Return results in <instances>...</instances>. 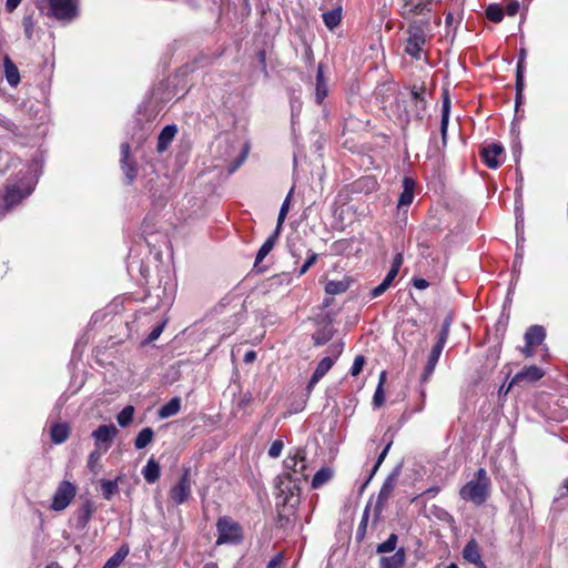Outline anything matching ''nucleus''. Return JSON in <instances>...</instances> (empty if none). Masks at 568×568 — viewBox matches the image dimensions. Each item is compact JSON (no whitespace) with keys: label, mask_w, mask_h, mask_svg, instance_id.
I'll return each instance as SVG.
<instances>
[{"label":"nucleus","mask_w":568,"mask_h":568,"mask_svg":"<svg viewBox=\"0 0 568 568\" xmlns=\"http://www.w3.org/2000/svg\"><path fill=\"white\" fill-rule=\"evenodd\" d=\"M491 495V480L485 468H479L474 478L459 490V496L477 506L483 505Z\"/></svg>","instance_id":"obj_1"},{"label":"nucleus","mask_w":568,"mask_h":568,"mask_svg":"<svg viewBox=\"0 0 568 568\" xmlns=\"http://www.w3.org/2000/svg\"><path fill=\"white\" fill-rule=\"evenodd\" d=\"M349 287L347 280L334 281L331 280L325 285V292L329 295H338L346 292Z\"/></svg>","instance_id":"obj_32"},{"label":"nucleus","mask_w":568,"mask_h":568,"mask_svg":"<svg viewBox=\"0 0 568 568\" xmlns=\"http://www.w3.org/2000/svg\"><path fill=\"white\" fill-rule=\"evenodd\" d=\"M369 518V506L367 505L364 509L361 523L356 530V538L358 541L363 540L366 534L367 525Z\"/></svg>","instance_id":"obj_43"},{"label":"nucleus","mask_w":568,"mask_h":568,"mask_svg":"<svg viewBox=\"0 0 568 568\" xmlns=\"http://www.w3.org/2000/svg\"><path fill=\"white\" fill-rule=\"evenodd\" d=\"M22 0H7L6 1V10L8 12H12L14 11L19 4L21 3Z\"/></svg>","instance_id":"obj_60"},{"label":"nucleus","mask_w":568,"mask_h":568,"mask_svg":"<svg viewBox=\"0 0 568 568\" xmlns=\"http://www.w3.org/2000/svg\"><path fill=\"white\" fill-rule=\"evenodd\" d=\"M101 491L103 497L106 500H110L119 491L118 480L102 479Z\"/></svg>","instance_id":"obj_39"},{"label":"nucleus","mask_w":568,"mask_h":568,"mask_svg":"<svg viewBox=\"0 0 568 568\" xmlns=\"http://www.w3.org/2000/svg\"><path fill=\"white\" fill-rule=\"evenodd\" d=\"M180 408L181 399L179 397H173L159 409V417L169 418L174 416L179 413Z\"/></svg>","instance_id":"obj_28"},{"label":"nucleus","mask_w":568,"mask_h":568,"mask_svg":"<svg viewBox=\"0 0 568 568\" xmlns=\"http://www.w3.org/2000/svg\"><path fill=\"white\" fill-rule=\"evenodd\" d=\"M544 374H545V372L536 365L524 367L520 372L516 373V375L513 377L507 390H509L513 385L518 384L524 381H527L530 383L537 382L544 376Z\"/></svg>","instance_id":"obj_15"},{"label":"nucleus","mask_w":568,"mask_h":568,"mask_svg":"<svg viewBox=\"0 0 568 568\" xmlns=\"http://www.w3.org/2000/svg\"><path fill=\"white\" fill-rule=\"evenodd\" d=\"M413 285L414 287H416L417 290H425L429 286V283L427 280L425 278H422V277H417V278H414L413 280Z\"/></svg>","instance_id":"obj_59"},{"label":"nucleus","mask_w":568,"mask_h":568,"mask_svg":"<svg viewBox=\"0 0 568 568\" xmlns=\"http://www.w3.org/2000/svg\"><path fill=\"white\" fill-rule=\"evenodd\" d=\"M386 382V372L383 371L379 374L378 385L375 389L374 396H373V404L376 407H381L385 402V394H384V384Z\"/></svg>","instance_id":"obj_36"},{"label":"nucleus","mask_w":568,"mask_h":568,"mask_svg":"<svg viewBox=\"0 0 568 568\" xmlns=\"http://www.w3.org/2000/svg\"><path fill=\"white\" fill-rule=\"evenodd\" d=\"M450 325H452V317L447 316L444 320L442 328H440V332H439V334L437 336V341H436L437 343L446 345V342H447L448 336H449Z\"/></svg>","instance_id":"obj_44"},{"label":"nucleus","mask_w":568,"mask_h":568,"mask_svg":"<svg viewBox=\"0 0 568 568\" xmlns=\"http://www.w3.org/2000/svg\"><path fill=\"white\" fill-rule=\"evenodd\" d=\"M153 436H154V433H153L152 428H150V427L143 428L142 430H140V433L135 437L134 447L136 449L145 448L153 440Z\"/></svg>","instance_id":"obj_33"},{"label":"nucleus","mask_w":568,"mask_h":568,"mask_svg":"<svg viewBox=\"0 0 568 568\" xmlns=\"http://www.w3.org/2000/svg\"><path fill=\"white\" fill-rule=\"evenodd\" d=\"M344 348L343 343H334L329 345L327 352L328 355L325 356L317 364L311 379H310V386H313L314 384L318 383L326 373L332 368L336 359L339 357Z\"/></svg>","instance_id":"obj_6"},{"label":"nucleus","mask_w":568,"mask_h":568,"mask_svg":"<svg viewBox=\"0 0 568 568\" xmlns=\"http://www.w3.org/2000/svg\"><path fill=\"white\" fill-rule=\"evenodd\" d=\"M292 191L293 190L290 191L288 195L282 203L280 212H278L277 223H276V227H275V230H278V232H282V225H283V223L286 219V215L288 213V210H290V197H291Z\"/></svg>","instance_id":"obj_42"},{"label":"nucleus","mask_w":568,"mask_h":568,"mask_svg":"<svg viewBox=\"0 0 568 568\" xmlns=\"http://www.w3.org/2000/svg\"><path fill=\"white\" fill-rule=\"evenodd\" d=\"M284 448V444L282 440L277 439L274 440L268 449V456L271 458H277L282 454V450Z\"/></svg>","instance_id":"obj_49"},{"label":"nucleus","mask_w":568,"mask_h":568,"mask_svg":"<svg viewBox=\"0 0 568 568\" xmlns=\"http://www.w3.org/2000/svg\"><path fill=\"white\" fill-rule=\"evenodd\" d=\"M392 444H393V438H392V437H389V439L387 440V443H386V445H385L384 449H383V450L381 452V454L378 455L377 460H376V463H375L374 467L372 468V471H371V474H369V476H368L367 480L363 484L362 489H364V488L368 485V483L371 481V479L374 477V475L376 474V471L378 470V468H379V467H381V465L383 464L384 459L386 458V456H387V454H388V452H389V449H390Z\"/></svg>","instance_id":"obj_34"},{"label":"nucleus","mask_w":568,"mask_h":568,"mask_svg":"<svg viewBox=\"0 0 568 568\" xmlns=\"http://www.w3.org/2000/svg\"><path fill=\"white\" fill-rule=\"evenodd\" d=\"M463 558L474 564L477 568H486L485 562L481 560L479 545L476 539H470L463 549Z\"/></svg>","instance_id":"obj_16"},{"label":"nucleus","mask_w":568,"mask_h":568,"mask_svg":"<svg viewBox=\"0 0 568 568\" xmlns=\"http://www.w3.org/2000/svg\"><path fill=\"white\" fill-rule=\"evenodd\" d=\"M328 94L327 80L324 77L323 64H318L315 81V102L321 105Z\"/></svg>","instance_id":"obj_17"},{"label":"nucleus","mask_w":568,"mask_h":568,"mask_svg":"<svg viewBox=\"0 0 568 568\" xmlns=\"http://www.w3.org/2000/svg\"><path fill=\"white\" fill-rule=\"evenodd\" d=\"M410 94H412L414 100H416L417 102L423 103V105L425 104V101H424V98H423V92L416 85H414L412 88Z\"/></svg>","instance_id":"obj_58"},{"label":"nucleus","mask_w":568,"mask_h":568,"mask_svg":"<svg viewBox=\"0 0 568 568\" xmlns=\"http://www.w3.org/2000/svg\"><path fill=\"white\" fill-rule=\"evenodd\" d=\"M77 494V487L69 480H62L52 498L51 508L55 511L65 509Z\"/></svg>","instance_id":"obj_7"},{"label":"nucleus","mask_w":568,"mask_h":568,"mask_svg":"<svg viewBox=\"0 0 568 568\" xmlns=\"http://www.w3.org/2000/svg\"><path fill=\"white\" fill-rule=\"evenodd\" d=\"M116 434L118 429L114 425H100L92 433V437L95 440L97 448L101 449V446L105 445L104 452H106Z\"/></svg>","instance_id":"obj_13"},{"label":"nucleus","mask_w":568,"mask_h":568,"mask_svg":"<svg viewBox=\"0 0 568 568\" xmlns=\"http://www.w3.org/2000/svg\"><path fill=\"white\" fill-rule=\"evenodd\" d=\"M402 263H403V255L400 253H397L393 260L392 266L388 272H393V274L397 276Z\"/></svg>","instance_id":"obj_53"},{"label":"nucleus","mask_w":568,"mask_h":568,"mask_svg":"<svg viewBox=\"0 0 568 568\" xmlns=\"http://www.w3.org/2000/svg\"><path fill=\"white\" fill-rule=\"evenodd\" d=\"M93 514V506L91 501H85L77 511V524L79 527L84 528L90 521Z\"/></svg>","instance_id":"obj_30"},{"label":"nucleus","mask_w":568,"mask_h":568,"mask_svg":"<svg viewBox=\"0 0 568 568\" xmlns=\"http://www.w3.org/2000/svg\"><path fill=\"white\" fill-rule=\"evenodd\" d=\"M247 152H248V149H247V146H245V149H244V150H243V152H242L241 159L237 161V163L235 164V166L232 169V172H233L234 170H236V169H237V168L243 163V161L245 160V158H246V155H247Z\"/></svg>","instance_id":"obj_62"},{"label":"nucleus","mask_w":568,"mask_h":568,"mask_svg":"<svg viewBox=\"0 0 568 568\" xmlns=\"http://www.w3.org/2000/svg\"><path fill=\"white\" fill-rule=\"evenodd\" d=\"M322 18H323L325 26L329 30H333L341 23V19H342L341 9H334L331 11H326L322 14Z\"/></svg>","instance_id":"obj_35"},{"label":"nucleus","mask_w":568,"mask_h":568,"mask_svg":"<svg viewBox=\"0 0 568 568\" xmlns=\"http://www.w3.org/2000/svg\"><path fill=\"white\" fill-rule=\"evenodd\" d=\"M546 337V331L540 325L530 326L525 333V342L527 343V348H531L540 345Z\"/></svg>","instance_id":"obj_21"},{"label":"nucleus","mask_w":568,"mask_h":568,"mask_svg":"<svg viewBox=\"0 0 568 568\" xmlns=\"http://www.w3.org/2000/svg\"><path fill=\"white\" fill-rule=\"evenodd\" d=\"M519 9H520V3L519 1L517 0H513L510 1L507 6H506V9L504 10L506 14H508L509 17H514L516 16L518 12H519Z\"/></svg>","instance_id":"obj_51"},{"label":"nucleus","mask_w":568,"mask_h":568,"mask_svg":"<svg viewBox=\"0 0 568 568\" xmlns=\"http://www.w3.org/2000/svg\"><path fill=\"white\" fill-rule=\"evenodd\" d=\"M444 347H445V345L439 344L437 342L433 346L430 354L428 356V361H427L425 371H424V379L428 378L435 371V367L439 361V357L443 353Z\"/></svg>","instance_id":"obj_23"},{"label":"nucleus","mask_w":568,"mask_h":568,"mask_svg":"<svg viewBox=\"0 0 568 568\" xmlns=\"http://www.w3.org/2000/svg\"><path fill=\"white\" fill-rule=\"evenodd\" d=\"M192 484L191 469L185 468L179 481L170 490V498L175 505L187 501L191 496Z\"/></svg>","instance_id":"obj_8"},{"label":"nucleus","mask_w":568,"mask_h":568,"mask_svg":"<svg viewBox=\"0 0 568 568\" xmlns=\"http://www.w3.org/2000/svg\"><path fill=\"white\" fill-rule=\"evenodd\" d=\"M134 415V407L131 405L125 406L116 416V422L121 427H126L132 423Z\"/></svg>","instance_id":"obj_41"},{"label":"nucleus","mask_w":568,"mask_h":568,"mask_svg":"<svg viewBox=\"0 0 568 568\" xmlns=\"http://www.w3.org/2000/svg\"><path fill=\"white\" fill-rule=\"evenodd\" d=\"M317 258V253L308 251V256L306 261L303 263V265L298 268L297 276L304 275L310 270V267L316 263Z\"/></svg>","instance_id":"obj_47"},{"label":"nucleus","mask_w":568,"mask_h":568,"mask_svg":"<svg viewBox=\"0 0 568 568\" xmlns=\"http://www.w3.org/2000/svg\"><path fill=\"white\" fill-rule=\"evenodd\" d=\"M449 114H450V99L448 93L445 92L443 97V106H442V119H440V135L443 145L445 146L447 143V130L449 123Z\"/></svg>","instance_id":"obj_22"},{"label":"nucleus","mask_w":568,"mask_h":568,"mask_svg":"<svg viewBox=\"0 0 568 568\" xmlns=\"http://www.w3.org/2000/svg\"><path fill=\"white\" fill-rule=\"evenodd\" d=\"M122 555L120 554H114L113 556H111L108 561L104 564V567L106 568H118L123 559L121 558Z\"/></svg>","instance_id":"obj_52"},{"label":"nucleus","mask_w":568,"mask_h":568,"mask_svg":"<svg viewBox=\"0 0 568 568\" xmlns=\"http://www.w3.org/2000/svg\"><path fill=\"white\" fill-rule=\"evenodd\" d=\"M178 133V128L175 124L165 125L158 136V152H164L171 142L173 141L175 134Z\"/></svg>","instance_id":"obj_20"},{"label":"nucleus","mask_w":568,"mask_h":568,"mask_svg":"<svg viewBox=\"0 0 568 568\" xmlns=\"http://www.w3.org/2000/svg\"><path fill=\"white\" fill-rule=\"evenodd\" d=\"M216 545H237L243 540L242 526L229 516L220 517L216 521Z\"/></svg>","instance_id":"obj_2"},{"label":"nucleus","mask_w":568,"mask_h":568,"mask_svg":"<svg viewBox=\"0 0 568 568\" xmlns=\"http://www.w3.org/2000/svg\"><path fill=\"white\" fill-rule=\"evenodd\" d=\"M121 163L128 181L131 183L138 173L134 162L130 161V145L129 143L121 144Z\"/></svg>","instance_id":"obj_18"},{"label":"nucleus","mask_w":568,"mask_h":568,"mask_svg":"<svg viewBox=\"0 0 568 568\" xmlns=\"http://www.w3.org/2000/svg\"><path fill=\"white\" fill-rule=\"evenodd\" d=\"M365 365V357L363 355H357L355 358H354V362H353V365L351 367V375L352 376H357L363 367Z\"/></svg>","instance_id":"obj_48"},{"label":"nucleus","mask_w":568,"mask_h":568,"mask_svg":"<svg viewBox=\"0 0 568 568\" xmlns=\"http://www.w3.org/2000/svg\"><path fill=\"white\" fill-rule=\"evenodd\" d=\"M428 20L423 22H414L407 29L408 38L405 47V52L415 59H420V53L426 44V28Z\"/></svg>","instance_id":"obj_3"},{"label":"nucleus","mask_w":568,"mask_h":568,"mask_svg":"<svg viewBox=\"0 0 568 568\" xmlns=\"http://www.w3.org/2000/svg\"><path fill=\"white\" fill-rule=\"evenodd\" d=\"M164 325H165V322H163L162 324H159L155 327H153V329L149 334L148 339L150 342H153V341L158 339L160 337L163 328H164Z\"/></svg>","instance_id":"obj_55"},{"label":"nucleus","mask_w":568,"mask_h":568,"mask_svg":"<svg viewBox=\"0 0 568 568\" xmlns=\"http://www.w3.org/2000/svg\"><path fill=\"white\" fill-rule=\"evenodd\" d=\"M406 561V551L399 548L392 556L379 559V568H403Z\"/></svg>","instance_id":"obj_19"},{"label":"nucleus","mask_w":568,"mask_h":568,"mask_svg":"<svg viewBox=\"0 0 568 568\" xmlns=\"http://www.w3.org/2000/svg\"><path fill=\"white\" fill-rule=\"evenodd\" d=\"M281 232L278 230H275L272 235H270L266 241L263 243V245L257 251L256 257H255V266H257L258 263H261L267 254L273 250Z\"/></svg>","instance_id":"obj_26"},{"label":"nucleus","mask_w":568,"mask_h":568,"mask_svg":"<svg viewBox=\"0 0 568 568\" xmlns=\"http://www.w3.org/2000/svg\"><path fill=\"white\" fill-rule=\"evenodd\" d=\"M102 453L99 448H95L93 452L90 453L88 458V468L93 473L98 474L99 471V462L101 459Z\"/></svg>","instance_id":"obj_45"},{"label":"nucleus","mask_w":568,"mask_h":568,"mask_svg":"<svg viewBox=\"0 0 568 568\" xmlns=\"http://www.w3.org/2000/svg\"><path fill=\"white\" fill-rule=\"evenodd\" d=\"M505 16V11L501 6L491 3L486 9V17L489 21L499 23Z\"/></svg>","instance_id":"obj_38"},{"label":"nucleus","mask_w":568,"mask_h":568,"mask_svg":"<svg viewBox=\"0 0 568 568\" xmlns=\"http://www.w3.org/2000/svg\"><path fill=\"white\" fill-rule=\"evenodd\" d=\"M515 88H516L515 104H516V109H518L524 100L523 92H524V88H525V80H524V78H521L520 74H518V77H516Z\"/></svg>","instance_id":"obj_46"},{"label":"nucleus","mask_w":568,"mask_h":568,"mask_svg":"<svg viewBox=\"0 0 568 568\" xmlns=\"http://www.w3.org/2000/svg\"><path fill=\"white\" fill-rule=\"evenodd\" d=\"M284 559L283 552L276 554L266 565V568H276L282 565Z\"/></svg>","instance_id":"obj_56"},{"label":"nucleus","mask_w":568,"mask_h":568,"mask_svg":"<svg viewBox=\"0 0 568 568\" xmlns=\"http://www.w3.org/2000/svg\"><path fill=\"white\" fill-rule=\"evenodd\" d=\"M0 125L12 133H14L18 130V126L10 119L7 118L0 119Z\"/></svg>","instance_id":"obj_57"},{"label":"nucleus","mask_w":568,"mask_h":568,"mask_svg":"<svg viewBox=\"0 0 568 568\" xmlns=\"http://www.w3.org/2000/svg\"><path fill=\"white\" fill-rule=\"evenodd\" d=\"M445 23L447 27H452L455 23V18L452 12H447L445 16Z\"/></svg>","instance_id":"obj_63"},{"label":"nucleus","mask_w":568,"mask_h":568,"mask_svg":"<svg viewBox=\"0 0 568 568\" xmlns=\"http://www.w3.org/2000/svg\"><path fill=\"white\" fill-rule=\"evenodd\" d=\"M414 186L415 183L410 178H405L403 181V192L398 199V207L408 206L414 200Z\"/></svg>","instance_id":"obj_25"},{"label":"nucleus","mask_w":568,"mask_h":568,"mask_svg":"<svg viewBox=\"0 0 568 568\" xmlns=\"http://www.w3.org/2000/svg\"><path fill=\"white\" fill-rule=\"evenodd\" d=\"M433 0H403L400 13L405 19L427 16L432 11Z\"/></svg>","instance_id":"obj_11"},{"label":"nucleus","mask_w":568,"mask_h":568,"mask_svg":"<svg viewBox=\"0 0 568 568\" xmlns=\"http://www.w3.org/2000/svg\"><path fill=\"white\" fill-rule=\"evenodd\" d=\"M69 432L68 424H54L50 430L52 442L54 444L64 443L69 437Z\"/></svg>","instance_id":"obj_29"},{"label":"nucleus","mask_w":568,"mask_h":568,"mask_svg":"<svg viewBox=\"0 0 568 568\" xmlns=\"http://www.w3.org/2000/svg\"><path fill=\"white\" fill-rule=\"evenodd\" d=\"M3 68L7 82L11 87H17L20 82V73L17 65L13 63L9 55H6L3 59Z\"/></svg>","instance_id":"obj_24"},{"label":"nucleus","mask_w":568,"mask_h":568,"mask_svg":"<svg viewBox=\"0 0 568 568\" xmlns=\"http://www.w3.org/2000/svg\"><path fill=\"white\" fill-rule=\"evenodd\" d=\"M49 14L58 20L72 19L77 14V0H47Z\"/></svg>","instance_id":"obj_9"},{"label":"nucleus","mask_w":568,"mask_h":568,"mask_svg":"<svg viewBox=\"0 0 568 568\" xmlns=\"http://www.w3.org/2000/svg\"><path fill=\"white\" fill-rule=\"evenodd\" d=\"M333 478V470L329 467H323L315 473L312 479V488L317 489Z\"/></svg>","instance_id":"obj_31"},{"label":"nucleus","mask_w":568,"mask_h":568,"mask_svg":"<svg viewBox=\"0 0 568 568\" xmlns=\"http://www.w3.org/2000/svg\"><path fill=\"white\" fill-rule=\"evenodd\" d=\"M115 554L122 555L121 558L124 560L129 554V548L126 546H122Z\"/></svg>","instance_id":"obj_64"},{"label":"nucleus","mask_w":568,"mask_h":568,"mask_svg":"<svg viewBox=\"0 0 568 568\" xmlns=\"http://www.w3.org/2000/svg\"><path fill=\"white\" fill-rule=\"evenodd\" d=\"M398 541V536L396 534H390L388 538L379 544L376 548L377 554H387L392 552L396 549Z\"/></svg>","instance_id":"obj_40"},{"label":"nucleus","mask_w":568,"mask_h":568,"mask_svg":"<svg viewBox=\"0 0 568 568\" xmlns=\"http://www.w3.org/2000/svg\"><path fill=\"white\" fill-rule=\"evenodd\" d=\"M301 481V478H293V475L291 473H284L280 477V483L277 485L278 498L282 499V503L284 505H290L291 507H294L300 503Z\"/></svg>","instance_id":"obj_4"},{"label":"nucleus","mask_w":568,"mask_h":568,"mask_svg":"<svg viewBox=\"0 0 568 568\" xmlns=\"http://www.w3.org/2000/svg\"><path fill=\"white\" fill-rule=\"evenodd\" d=\"M504 148L500 144L491 143L480 151L484 163L489 169H497L500 165L499 156H501Z\"/></svg>","instance_id":"obj_14"},{"label":"nucleus","mask_w":568,"mask_h":568,"mask_svg":"<svg viewBox=\"0 0 568 568\" xmlns=\"http://www.w3.org/2000/svg\"><path fill=\"white\" fill-rule=\"evenodd\" d=\"M23 27H24V33L28 39L32 38V31H33V21L31 17H24L23 18Z\"/></svg>","instance_id":"obj_54"},{"label":"nucleus","mask_w":568,"mask_h":568,"mask_svg":"<svg viewBox=\"0 0 568 568\" xmlns=\"http://www.w3.org/2000/svg\"><path fill=\"white\" fill-rule=\"evenodd\" d=\"M400 466H396L384 480L377 498V516H379L381 514L382 505L392 496L393 490L397 484L398 477L400 475Z\"/></svg>","instance_id":"obj_12"},{"label":"nucleus","mask_w":568,"mask_h":568,"mask_svg":"<svg viewBox=\"0 0 568 568\" xmlns=\"http://www.w3.org/2000/svg\"><path fill=\"white\" fill-rule=\"evenodd\" d=\"M526 55H527L526 49L521 48L519 51V59H518L517 67H516V77H518V74H520L521 78H524Z\"/></svg>","instance_id":"obj_50"},{"label":"nucleus","mask_w":568,"mask_h":568,"mask_svg":"<svg viewBox=\"0 0 568 568\" xmlns=\"http://www.w3.org/2000/svg\"><path fill=\"white\" fill-rule=\"evenodd\" d=\"M395 277L396 275H394L393 272H388L382 283L371 291V296L375 298L384 294L392 285Z\"/></svg>","instance_id":"obj_37"},{"label":"nucleus","mask_w":568,"mask_h":568,"mask_svg":"<svg viewBox=\"0 0 568 568\" xmlns=\"http://www.w3.org/2000/svg\"><path fill=\"white\" fill-rule=\"evenodd\" d=\"M32 191V185L23 180H20L17 183H8L2 196L4 210L7 212L11 211L14 206L21 203L23 199L28 197Z\"/></svg>","instance_id":"obj_5"},{"label":"nucleus","mask_w":568,"mask_h":568,"mask_svg":"<svg viewBox=\"0 0 568 568\" xmlns=\"http://www.w3.org/2000/svg\"><path fill=\"white\" fill-rule=\"evenodd\" d=\"M256 357V354L254 351H248L244 355V362L245 363H252Z\"/></svg>","instance_id":"obj_61"},{"label":"nucleus","mask_w":568,"mask_h":568,"mask_svg":"<svg viewBox=\"0 0 568 568\" xmlns=\"http://www.w3.org/2000/svg\"><path fill=\"white\" fill-rule=\"evenodd\" d=\"M142 474L149 484H154L161 475L160 465L153 458H150L143 467Z\"/></svg>","instance_id":"obj_27"},{"label":"nucleus","mask_w":568,"mask_h":568,"mask_svg":"<svg viewBox=\"0 0 568 568\" xmlns=\"http://www.w3.org/2000/svg\"><path fill=\"white\" fill-rule=\"evenodd\" d=\"M305 459V452L303 449H296L294 455L287 456L284 460L285 473H291L293 478L305 480L307 478L304 474L306 469Z\"/></svg>","instance_id":"obj_10"}]
</instances>
